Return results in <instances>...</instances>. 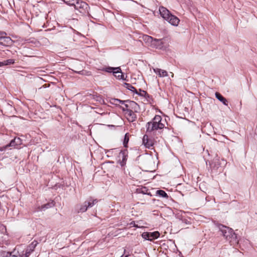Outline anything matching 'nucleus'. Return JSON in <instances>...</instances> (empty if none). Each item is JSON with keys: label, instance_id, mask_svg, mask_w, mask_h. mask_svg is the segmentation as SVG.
Segmentation results:
<instances>
[{"label": "nucleus", "instance_id": "nucleus-1", "mask_svg": "<svg viewBox=\"0 0 257 257\" xmlns=\"http://www.w3.org/2000/svg\"><path fill=\"white\" fill-rule=\"evenodd\" d=\"M165 127L161 115H156L153 118L146 124V134L150 136L156 135L162 132Z\"/></svg>", "mask_w": 257, "mask_h": 257}, {"label": "nucleus", "instance_id": "nucleus-2", "mask_svg": "<svg viewBox=\"0 0 257 257\" xmlns=\"http://www.w3.org/2000/svg\"><path fill=\"white\" fill-rule=\"evenodd\" d=\"M218 227L221 232L222 235L229 240L231 245H235L238 243L239 240L237 235L233 232L232 228L222 224H219Z\"/></svg>", "mask_w": 257, "mask_h": 257}, {"label": "nucleus", "instance_id": "nucleus-3", "mask_svg": "<svg viewBox=\"0 0 257 257\" xmlns=\"http://www.w3.org/2000/svg\"><path fill=\"white\" fill-rule=\"evenodd\" d=\"M159 12L161 16L171 25L174 26L178 25L180 20L176 16L172 15L166 8L160 7Z\"/></svg>", "mask_w": 257, "mask_h": 257}, {"label": "nucleus", "instance_id": "nucleus-4", "mask_svg": "<svg viewBox=\"0 0 257 257\" xmlns=\"http://www.w3.org/2000/svg\"><path fill=\"white\" fill-rule=\"evenodd\" d=\"M97 202V199L89 198L83 203L77 204L75 207V211L78 213L85 212L88 208L92 207Z\"/></svg>", "mask_w": 257, "mask_h": 257}, {"label": "nucleus", "instance_id": "nucleus-5", "mask_svg": "<svg viewBox=\"0 0 257 257\" xmlns=\"http://www.w3.org/2000/svg\"><path fill=\"white\" fill-rule=\"evenodd\" d=\"M74 7L75 9L78 10L80 13L84 14L88 13L89 6L86 3L82 1L78 0Z\"/></svg>", "mask_w": 257, "mask_h": 257}, {"label": "nucleus", "instance_id": "nucleus-6", "mask_svg": "<svg viewBox=\"0 0 257 257\" xmlns=\"http://www.w3.org/2000/svg\"><path fill=\"white\" fill-rule=\"evenodd\" d=\"M128 156V151L127 149H124L120 151L118 156L117 163L121 166H124L126 164V162Z\"/></svg>", "mask_w": 257, "mask_h": 257}, {"label": "nucleus", "instance_id": "nucleus-7", "mask_svg": "<svg viewBox=\"0 0 257 257\" xmlns=\"http://www.w3.org/2000/svg\"><path fill=\"white\" fill-rule=\"evenodd\" d=\"M6 35L5 33V34L2 35L0 37V44L6 47H9L13 45V41L10 37L6 36Z\"/></svg>", "mask_w": 257, "mask_h": 257}, {"label": "nucleus", "instance_id": "nucleus-8", "mask_svg": "<svg viewBox=\"0 0 257 257\" xmlns=\"http://www.w3.org/2000/svg\"><path fill=\"white\" fill-rule=\"evenodd\" d=\"M111 103L115 105H119V104H124L125 103H129L133 107L136 108L138 106L137 103L134 101L129 100H121L117 98H113L111 99Z\"/></svg>", "mask_w": 257, "mask_h": 257}, {"label": "nucleus", "instance_id": "nucleus-9", "mask_svg": "<svg viewBox=\"0 0 257 257\" xmlns=\"http://www.w3.org/2000/svg\"><path fill=\"white\" fill-rule=\"evenodd\" d=\"M209 165L212 172H217L218 170H219V172L221 171V163L219 159H214L211 162L209 163Z\"/></svg>", "mask_w": 257, "mask_h": 257}, {"label": "nucleus", "instance_id": "nucleus-10", "mask_svg": "<svg viewBox=\"0 0 257 257\" xmlns=\"http://www.w3.org/2000/svg\"><path fill=\"white\" fill-rule=\"evenodd\" d=\"M122 110L123 111H126L127 115V119L130 122H134L137 119V115L135 113L130 109H125L124 107H122Z\"/></svg>", "mask_w": 257, "mask_h": 257}, {"label": "nucleus", "instance_id": "nucleus-11", "mask_svg": "<svg viewBox=\"0 0 257 257\" xmlns=\"http://www.w3.org/2000/svg\"><path fill=\"white\" fill-rule=\"evenodd\" d=\"M151 46L157 49H161L164 46L162 39H154Z\"/></svg>", "mask_w": 257, "mask_h": 257}, {"label": "nucleus", "instance_id": "nucleus-12", "mask_svg": "<svg viewBox=\"0 0 257 257\" xmlns=\"http://www.w3.org/2000/svg\"><path fill=\"white\" fill-rule=\"evenodd\" d=\"M149 135L146 134L144 136L143 139V143L144 144L146 148H150L151 147L153 146V143L152 140L150 139L148 137Z\"/></svg>", "mask_w": 257, "mask_h": 257}, {"label": "nucleus", "instance_id": "nucleus-13", "mask_svg": "<svg viewBox=\"0 0 257 257\" xmlns=\"http://www.w3.org/2000/svg\"><path fill=\"white\" fill-rule=\"evenodd\" d=\"M153 70L155 73H156L159 77H164L168 76V72L164 70L161 69L160 68H154Z\"/></svg>", "mask_w": 257, "mask_h": 257}, {"label": "nucleus", "instance_id": "nucleus-14", "mask_svg": "<svg viewBox=\"0 0 257 257\" xmlns=\"http://www.w3.org/2000/svg\"><path fill=\"white\" fill-rule=\"evenodd\" d=\"M21 140L19 138H15L14 139L12 140L9 145H7L5 148H7L9 147H15L16 146H18L21 144Z\"/></svg>", "mask_w": 257, "mask_h": 257}, {"label": "nucleus", "instance_id": "nucleus-15", "mask_svg": "<svg viewBox=\"0 0 257 257\" xmlns=\"http://www.w3.org/2000/svg\"><path fill=\"white\" fill-rule=\"evenodd\" d=\"M216 98L221 102L224 105L227 106L228 105V101L219 92H216L215 94Z\"/></svg>", "mask_w": 257, "mask_h": 257}, {"label": "nucleus", "instance_id": "nucleus-16", "mask_svg": "<svg viewBox=\"0 0 257 257\" xmlns=\"http://www.w3.org/2000/svg\"><path fill=\"white\" fill-rule=\"evenodd\" d=\"M15 249L12 252L3 251L1 252V254L3 257H18V254L15 253Z\"/></svg>", "mask_w": 257, "mask_h": 257}, {"label": "nucleus", "instance_id": "nucleus-17", "mask_svg": "<svg viewBox=\"0 0 257 257\" xmlns=\"http://www.w3.org/2000/svg\"><path fill=\"white\" fill-rule=\"evenodd\" d=\"M124 86L128 90L134 92L135 93H138V90L136 89L135 87H134L130 83H124Z\"/></svg>", "mask_w": 257, "mask_h": 257}, {"label": "nucleus", "instance_id": "nucleus-18", "mask_svg": "<svg viewBox=\"0 0 257 257\" xmlns=\"http://www.w3.org/2000/svg\"><path fill=\"white\" fill-rule=\"evenodd\" d=\"M38 242L36 240H34L32 243L27 247V249L29 251L32 252L34 251L35 248L38 244Z\"/></svg>", "mask_w": 257, "mask_h": 257}, {"label": "nucleus", "instance_id": "nucleus-19", "mask_svg": "<svg viewBox=\"0 0 257 257\" xmlns=\"http://www.w3.org/2000/svg\"><path fill=\"white\" fill-rule=\"evenodd\" d=\"M160 236V233L158 231L150 232V240L158 238Z\"/></svg>", "mask_w": 257, "mask_h": 257}, {"label": "nucleus", "instance_id": "nucleus-20", "mask_svg": "<svg viewBox=\"0 0 257 257\" xmlns=\"http://www.w3.org/2000/svg\"><path fill=\"white\" fill-rule=\"evenodd\" d=\"M143 39L144 41H145L146 43H150L151 46L152 45L153 38L151 36H148V35H144L143 37Z\"/></svg>", "mask_w": 257, "mask_h": 257}, {"label": "nucleus", "instance_id": "nucleus-21", "mask_svg": "<svg viewBox=\"0 0 257 257\" xmlns=\"http://www.w3.org/2000/svg\"><path fill=\"white\" fill-rule=\"evenodd\" d=\"M156 194L163 198H168V195L167 193L162 190H157L156 192Z\"/></svg>", "mask_w": 257, "mask_h": 257}, {"label": "nucleus", "instance_id": "nucleus-22", "mask_svg": "<svg viewBox=\"0 0 257 257\" xmlns=\"http://www.w3.org/2000/svg\"><path fill=\"white\" fill-rule=\"evenodd\" d=\"M136 94L139 96H144L146 98L150 97L149 94L147 92V91L145 90H142L141 89H139V91H138V93Z\"/></svg>", "mask_w": 257, "mask_h": 257}, {"label": "nucleus", "instance_id": "nucleus-23", "mask_svg": "<svg viewBox=\"0 0 257 257\" xmlns=\"http://www.w3.org/2000/svg\"><path fill=\"white\" fill-rule=\"evenodd\" d=\"M129 134L128 133H126L124 135V139H123V146L125 147V148H127V144L128 143V141H129Z\"/></svg>", "mask_w": 257, "mask_h": 257}, {"label": "nucleus", "instance_id": "nucleus-24", "mask_svg": "<svg viewBox=\"0 0 257 257\" xmlns=\"http://www.w3.org/2000/svg\"><path fill=\"white\" fill-rule=\"evenodd\" d=\"M53 205L54 204L52 202L45 204L41 206L40 210H45L46 209L52 207V206H53Z\"/></svg>", "mask_w": 257, "mask_h": 257}, {"label": "nucleus", "instance_id": "nucleus-25", "mask_svg": "<svg viewBox=\"0 0 257 257\" xmlns=\"http://www.w3.org/2000/svg\"><path fill=\"white\" fill-rule=\"evenodd\" d=\"M142 236L143 238L150 240V232H145L143 233Z\"/></svg>", "mask_w": 257, "mask_h": 257}, {"label": "nucleus", "instance_id": "nucleus-26", "mask_svg": "<svg viewBox=\"0 0 257 257\" xmlns=\"http://www.w3.org/2000/svg\"><path fill=\"white\" fill-rule=\"evenodd\" d=\"M5 65H9L11 64H13L15 63V60L13 59H10L4 61Z\"/></svg>", "mask_w": 257, "mask_h": 257}, {"label": "nucleus", "instance_id": "nucleus-27", "mask_svg": "<svg viewBox=\"0 0 257 257\" xmlns=\"http://www.w3.org/2000/svg\"><path fill=\"white\" fill-rule=\"evenodd\" d=\"M112 72L113 74H116L121 72V70L120 67H113V70H112Z\"/></svg>", "mask_w": 257, "mask_h": 257}, {"label": "nucleus", "instance_id": "nucleus-28", "mask_svg": "<svg viewBox=\"0 0 257 257\" xmlns=\"http://www.w3.org/2000/svg\"><path fill=\"white\" fill-rule=\"evenodd\" d=\"M113 70V67H107L103 69V70L105 71V72H109V73L112 72Z\"/></svg>", "mask_w": 257, "mask_h": 257}, {"label": "nucleus", "instance_id": "nucleus-29", "mask_svg": "<svg viewBox=\"0 0 257 257\" xmlns=\"http://www.w3.org/2000/svg\"><path fill=\"white\" fill-rule=\"evenodd\" d=\"M31 252H31V251H29V250H28L27 249H26V251H25V254H22V255L21 256V257H28V256L30 255V254H31Z\"/></svg>", "mask_w": 257, "mask_h": 257}, {"label": "nucleus", "instance_id": "nucleus-30", "mask_svg": "<svg viewBox=\"0 0 257 257\" xmlns=\"http://www.w3.org/2000/svg\"><path fill=\"white\" fill-rule=\"evenodd\" d=\"M130 225H133V226L134 227H137V228H139L140 227L137 224H136L135 223V221H132L130 223Z\"/></svg>", "mask_w": 257, "mask_h": 257}, {"label": "nucleus", "instance_id": "nucleus-31", "mask_svg": "<svg viewBox=\"0 0 257 257\" xmlns=\"http://www.w3.org/2000/svg\"><path fill=\"white\" fill-rule=\"evenodd\" d=\"M116 77H117L118 78V79H124V76L122 74H121V75H118L117 76L116 75H115Z\"/></svg>", "mask_w": 257, "mask_h": 257}, {"label": "nucleus", "instance_id": "nucleus-32", "mask_svg": "<svg viewBox=\"0 0 257 257\" xmlns=\"http://www.w3.org/2000/svg\"><path fill=\"white\" fill-rule=\"evenodd\" d=\"M124 104L125 107L126 108V109H128V107L130 106H132L129 103H125Z\"/></svg>", "mask_w": 257, "mask_h": 257}, {"label": "nucleus", "instance_id": "nucleus-33", "mask_svg": "<svg viewBox=\"0 0 257 257\" xmlns=\"http://www.w3.org/2000/svg\"><path fill=\"white\" fill-rule=\"evenodd\" d=\"M124 104L125 107L126 108V109H128V107L130 106H132L129 103H125Z\"/></svg>", "mask_w": 257, "mask_h": 257}, {"label": "nucleus", "instance_id": "nucleus-34", "mask_svg": "<svg viewBox=\"0 0 257 257\" xmlns=\"http://www.w3.org/2000/svg\"><path fill=\"white\" fill-rule=\"evenodd\" d=\"M145 191H147V189L146 187L142 188V192L144 194H146V192H145Z\"/></svg>", "mask_w": 257, "mask_h": 257}, {"label": "nucleus", "instance_id": "nucleus-35", "mask_svg": "<svg viewBox=\"0 0 257 257\" xmlns=\"http://www.w3.org/2000/svg\"><path fill=\"white\" fill-rule=\"evenodd\" d=\"M5 63H4V61H3V62H0V67H2V66H5Z\"/></svg>", "mask_w": 257, "mask_h": 257}, {"label": "nucleus", "instance_id": "nucleus-36", "mask_svg": "<svg viewBox=\"0 0 257 257\" xmlns=\"http://www.w3.org/2000/svg\"><path fill=\"white\" fill-rule=\"evenodd\" d=\"M129 255H130V254L128 253L125 255L123 254L120 257H128Z\"/></svg>", "mask_w": 257, "mask_h": 257}, {"label": "nucleus", "instance_id": "nucleus-37", "mask_svg": "<svg viewBox=\"0 0 257 257\" xmlns=\"http://www.w3.org/2000/svg\"><path fill=\"white\" fill-rule=\"evenodd\" d=\"M5 34V32H0V37L2 36V35Z\"/></svg>", "mask_w": 257, "mask_h": 257}, {"label": "nucleus", "instance_id": "nucleus-38", "mask_svg": "<svg viewBox=\"0 0 257 257\" xmlns=\"http://www.w3.org/2000/svg\"><path fill=\"white\" fill-rule=\"evenodd\" d=\"M1 227H2V229H3L4 228H5V227L4 226H3V225H1V224H0V228H1Z\"/></svg>", "mask_w": 257, "mask_h": 257}, {"label": "nucleus", "instance_id": "nucleus-39", "mask_svg": "<svg viewBox=\"0 0 257 257\" xmlns=\"http://www.w3.org/2000/svg\"><path fill=\"white\" fill-rule=\"evenodd\" d=\"M3 150H4V149H2V148H1V149H0V151H3Z\"/></svg>", "mask_w": 257, "mask_h": 257}]
</instances>
